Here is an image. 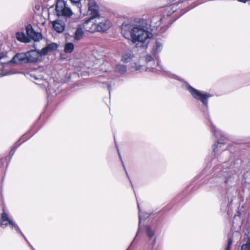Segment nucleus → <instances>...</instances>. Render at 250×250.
<instances>
[{"label": "nucleus", "mask_w": 250, "mask_h": 250, "mask_svg": "<svg viewBox=\"0 0 250 250\" xmlns=\"http://www.w3.org/2000/svg\"><path fill=\"white\" fill-rule=\"evenodd\" d=\"M121 32L124 36L130 33L132 43L137 48L146 50L147 48L152 34L148 31L146 21L143 19H137L135 24L130 22H124L121 26Z\"/></svg>", "instance_id": "obj_1"}, {"label": "nucleus", "mask_w": 250, "mask_h": 250, "mask_svg": "<svg viewBox=\"0 0 250 250\" xmlns=\"http://www.w3.org/2000/svg\"><path fill=\"white\" fill-rule=\"evenodd\" d=\"M183 2L178 1L169 5L164 7L163 9V16L160 19L158 17H154L151 20V23L154 27H158L163 24L164 26H168L172 23L170 16L178 9L183 8Z\"/></svg>", "instance_id": "obj_2"}, {"label": "nucleus", "mask_w": 250, "mask_h": 250, "mask_svg": "<svg viewBox=\"0 0 250 250\" xmlns=\"http://www.w3.org/2000/svg\"><path fill=\"white\" fill-rule=\"evenodd\" d=\"M42 51L31 50L26 53H17L11 61V62L16 64H25L29 62H36L41 60Z\"/></svg>", "instance_id": "obj_3"}, {"label": "nucleus", "mask_w": 250, "mask_h": 250, "mask_svg": "<svg viewBox=\"0 0 250 250\" xmlns=\"http://www.w3.org/2000/svg\"><path fill=\"white\" fill-rule=\"evenodd\" d=\"M55 10L58 16L70 17L73 14L70 8L67 6L66 2L63 0L57 1Z\"/></svg>", "instance_id": "obj_4"}, {"label": "nucleus", "mask_w": 250, "mask_h": 250, "mask_svg": "<svg viewBox=\"0 0 250 250\" xmlns=\"http://www.w3.org/2000/svg\"><path fill=\"white\" fill-rule=\"evenodd\" d=\"M187 89L190 92L192 96L196 99L199 100L208 108V99L211 95L208 93L201 92L190 85L187 87Z\"/></svg>", "instance_id": "obj_5"}, {"label": "nucleus", "mask_w": 250, "mask_h": 250, "mask_svg": "<svg viewBox=\"0 0 250 250\" xmlns=\"http://www.w3.org/2000/svg\"><path fill=\"white\" fill-rule=\"evenodd\" d=\"M154 57L151 55H147L145 57V61L147 64V66L146 70L152 71V72H158L163 70L162 66L159 64V61L155 58L156 60V65H155V62Z\"/></svg>", "instance_id": "obj_6"}, {"label": "nucleus", "mask_w": 250, "mask_h": 250, "mask_svg": "<svg viewBox=\"0 0 250 250\" xmlns=\"http://www.w3.org/2000/svg\"><path fill=\"white\" fill-rule=\"evenodd\" d=\"M9 224L11 226V228H14L15 230L18 232H20L22 236L24 237V239L27 241V242L29 244L30 246L33 249L32 246L30 245V244L28 242V240H27L26 238L25 237L24 234L22 233V232L21 231L20 228L11 219H10L7 213L3 212L1 214V226H7Z\"/></svg>", "instance_id": "obj_7"}, {"label": "nucleus", "mask_w": 250, "mask_h": 250, "mask_svg": "<svg viewBox=\"0 0 250 250\" xmlns=\"http://www.w3.org/2000/svg\"><path fill=\"white\" fill-rule=\"evenodd\" d=\"M211 129L215 137L217 139L220 138L221 140L220 141H217V143L213 146V152L216 153L218 150V147H221L222 145H224L226 143L225 142H223L224 139H222L223 138H225V135L223 134L220 130L215 129V126H214L212 125H211Z\"/></svg>", "instance_id": "obj_8"}, {"label": "nucleus", "mask_w": 250, "mask_h": 250, "mask_svg": "<svg viewBox=\"0 0 250 250\" xmlns=\"http://www.w3.org/2000/svg\"><path fill=\"white\" fill-rule=\"evenodd\" d=\"M95 21L98 26V32H104L106 31L111 25V22L101 17L99 14L98 16L96 17Z\"/></svg>", "instance_id": "obj_9"}, {"label": "nucleus", "mask_w": 250, "mask_h": 250, "mask_svg": "<svg viewBox=\"0 0 250 250\" xmlns=\"http://www.w3.org/2000/svg\"><path fill=\"white\" fill-rule=\"evenodd\" d=\"M96 17H93V15H91V17L86 20L83 23V27L85 31L94 33L98 31V26L97 22L95 21Z\"/></svg>", "instance_id": "obj_10"}, {"label": "nucleus", "mask_w": 250, "mask_h": 250, "mask_svg": "<svg viewBox=\"0 0 250 250\" xmlns=\"http://www.w3.org/2000/svg\"><path fill=\"white\" fill-rule=\"evenodd\" d=\"M222 166H219L218 168L219 170L218 171V173L216 175V177H218L222 181L228 184L231 183V177L230 174L228 171L227 168H225L222 170Z\"/></svg>", "instance_id": "obj_11"}, {"label": "nucleus", "mask_w": 250, "mask_h": 250, "mask_svg": "<svg viewBox=\"0 0 250 250\" xmlns=\"http://www.w3.org/2000/svg\"><path fill=\"white\" fill-rule=\"evenodd\" d=\"M26 32L27 35L34 41H39L42 38V34L36 32L31 24H28L26 27Z\"/></svg>", "instance_id": "obj_12"}, {"label": "nucleus", "mask_w": 250, "mask_h": 250, "mask_svg": "<svg viewBox=\"0 0 250 250\" xmlns=\"http://www.w3.org/2000/svg\"><path fill=\"white\" fill-rule=\"evenodd\" d=\"M88 1V9L90 11V15L93 17L98 16V6L97 5L95 0H87Z\"/></svg>", "instance_id": "obj_13"}, {"label": "nucleus", "mask_w": 250, "mask_h": 250, "mask_svg": "<svg viewBox=\"0 0 250 250\" xmlns=\"http://www.w3.org/2000/svg\"><path fill=\"white\" fill-rule=\"evenodd\" d=\"M146 233L147 236L149 238L148 243L152 247L155 245L156 239L155 237L153 238L154 235V231L152 230L149 226L146 227Z\"/></svg>", "instance_id": "obj_14"}, {"label": "nucleus", "mask_w": 250, "mask_h": 250, "mask_svg": "<svg viewBox=\"0 0 250 250\" xmlns=\"http://www.w3.org/2000/svg\"><path fill=\"white\" fill-rule=\"evenodd\" d=\"M54 29L58 33L62 32L65 29V23L61 20H56L53 22Z\"/></svg>", "instance_id": "obj_15"}, {"label": "nucleus", "mask_w": 250, "mask_h": 250, "mask_svg": "<svg viewBox=\"0 0 250 250\" xmlns=\"http://www.w3.org/2000/svg\"><path fill=\"white\" fill-rule=\"evenodd\" d=\"M58 46L55 43H51L47 44L45 47L43 48L41 51L42 55H46L49 52H52L56 50Z\"/></svg>", "instance_id": "obj_16"}, {"label": "nucleus", "mask_w": 250, "mask_h": 250, "mask_svg": "<svg viewBox=\"0 0 250 250\" xmlns=\"http://www.w3.org/2000/svg\"><path fill=\"white\" fill-rule=\"evenodd\" d=\"M162 48V44L158 42H156L155 44L153 45L151 53L153 55V56H155L156 55L158 54L161 51Z\"/></svg>", "instance_id": "obj_17"}, {"label": "nucleus", "mask_w": 250, "mask_h": 250, "mask_svg": "<svg viewBox=\"0 0 250 250\" xmlns=\"http://www.w3.org/2000/svg\"><path fill=\"white\" fill-rule=\"evenodd\" d=\"M84 34L83 31L81 27H78L75 33V40L77 41L80 40Z\"/></svg>", "instance_id": "obj_18"}, {"label": "nucleus", "mask_w": 250, "mask_h": 250, "mask_svg": "<svg viewBox=\"0 0 250 250\" xmlns=\"http://www.w3.org/2000/svg\"><path fill=\"white\" fill-rule=\"evenodd\" d=\"M134 55L130 52H128L122 56V60L124 62H129L133 58Z\"/></svg>", "instance_id": "obj_19"}, {"label": "nucleus", "mask_w": 250, "mask_h": 250, "mask_svg": "<svg viewBox=\"0 0 250 250\" xmlns=\"http://www.w3.org/2000/svg\"><path fill=\"white\" fill-rule=\"evenodd\" d=\"M115 71L120 74H124L126 71V67L125 65L118 64L115 68Z\"/></svg>", "instance_id": "obj_20"}, {"label": "nucleus", "mask_w": 250, "mask_h": 250, "mask_svg": "<svg viewBox=\"0 0 250 250\" xmlns=\"http://www.w3.org/2000/svg\"><path fill=\"white\" fill-rule=\"evenodd\" d=\"M16 37L19 41L23 42H28L29 41V40L23 33H17L16 34Z\"/></svg>", "instance_id": "obj_21"}, {"label": "nucleus", "mask_w": 250, "mask_h": 250, "mask_svg": "<svg viewBox=\"0 0 250 250\" xmlns=\"http://www.w3.org/2000/svg\"><path fill=\"white\" fill-rule=\"evenodd\" d=\"M74 48L73 43L71 42L67 43L65 45L64 52L66 53H70L73 51Z\"/></svg>", "instance_id": "obj_22"}, {"label": "nucleus", "mask_w": 250, "mask_h": 250, "mask_svg": "<svg viewBox=\"0 0 250 250\" xmlns=\"http://www.w3.org/2000/svg\"><path fill=\"white\" fill-rule=\"evenodd\" d=\"M241 250H250V237H248L247 243L242 246Z\"/></svg>", "instance_id": "obj_23"}, {"label": "nucleus", "mask_w": 250, "mask_h": 250, "mask_svg": "<svg viewBox=\"0 0 250 250\" xmlns=\"http://www.w3.org/2000/svg\"><path fill=\"white\" fill-rule=\"evenodd\" d=\"M117 150H118V154H119V157H120V159H121V160L122 163V164H123V166L124 168V169H125V171L126 175V176H127V177H128V179H129V180H130V178H129V176H128V173H127V171H126V169H125V165H124L123 162V161H122V158H121V155H120V152H119V149H117ZM130 183H131V181H130ZM131 184H132V183H131ZM131 186H132V187H133L132 184H131Z\"/></svg>", "instance_id": "obj_24"}, {"label": "nucleus", "mask_w": 250, "mask_h": 250, "mask_svg": "<svg viewBox=\"0 0 250 250\" xmlns=\"http://www.w3.org/2000/svg\"><path fill=\"white\" fill-rule=\"evenodd\" d=\"M232 244V239L231 237H229L228 239V246L226 250H230Z\"/></svg>", "instance_id": "obj_25"}, {"label": "nucleus", "mask_w": 250, "mask_h": 250, "mask_svg": "<svg viewBox=\"0 0 250 250\" xmlns=\"http://www.w3.org/2000/svg\"><path fill=\"white\" fill-rule=\"evenodd\" d=\"M72 3L75 4L77 7H79L81 5L80 3V0H70Z\"/></svg>", "instance_id": "obj_26"}, {"label": "nucleus", "mask_w": 250, "mask_h": 250, "mask_svg": "<svg viewBox=\"0 0 250 250\" xmlns=\"http://www.w3.org/2000/svg\"><path fill=\"white\" fill-rule=\"evenodd\" d=\"M142 66L140 65H137V64H135V69L136 70H141V68L142 67Z\"/></svg>", "instance_id": "obj_27"}, {"label": "nucleus", "mask_w": 250, "mask_h": 250, "mask_svg": "<svg viewBox=\"0 0 250 250\" xmlns=\"http://www.w3.org/2000/svg\"><path fill=\"white\" fill-rule=\"evenodd\" d=\"M5 56V53H3V52H2V53H0V60L3 58Z\"/></svg>", "instance_id": "obj_28"}, {"label": "nucleus", "mask_w": 250, "mask_h": 250, "mask_svg": "<svg viewBox=\"0 0 250 250\" xmlns=\"http://www.w3.org/2000/svg\"><path fill=\"white\" fill-rule=\"evenodd\" d=\"M138 208L139 211H140V208H139V206L138 204ZM139 224H140V222H141V220L142 219L141 216V215L140 214H139Z\"/></svg>", "instance_id": "obj_29"}, {"label": "nucleus", "mask_w": 250, "mask_h": 250, "mask_svg": "<svg viewBox=\"0 0 250 250\" xmlns=\"http://www.w3.org/2000/svg\"><path fill=\"white\" fill-rule=\"evenodd\" d=\"M238 0L240 2H243V3H246V2H247L248 1H250V0Z\"/></svg>", "instance_id": "obj_30"}, {"label": "nucleus", "mask_w": 250, "mask_h": 250, "mask_svg": "<svg viewBox=\"0 0 250 250\" xmlns=\"http://www.w3.org/2000/svg\"><path fill=\"white\" fill-rule=\"evenodd\" d=\"M33 77L34 78V79L35 80H39V79H42V77H41V78H39V77H37V76H34Z\"/></svg>", "instance_id": "obj_31"}, {"label": "nucleus", "mask_w": 250, "mask_h": 250, "mask_svg": "<svg viewBox=\"0 0 250 250\" xmlns=\"http://www.w3.org/2000/svg\"><path fill=\"white\" fill-rule=\"evenodd\" d=\"M110 87H111L110 85L109 84H107V88H108V89L109 90V93L110 92Z\"/></svg>", "instance_id": "obj_32"}]
</instances>
